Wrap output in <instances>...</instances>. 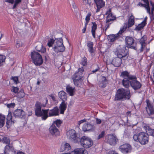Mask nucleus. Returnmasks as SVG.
<instances>
[{
  "instance_id": "nucleus-1",
  "label": "nucleus",
  "mask_w": 154,
  "mask_h": 154,
  "mask_svg": "<svg viewBox=\"0 0 154 154\" xmlns=\"http://www.w3.org/2000/svg\"><path fill=\"white\" fill-rule=\"evenodd\" d=\"M35 115L38 117H41L43 121L46 120L49 117L58 116L59 115V109L57 106L54 107L52 109H42L41 103L36 101L34 108Z\"/></svg>"
},
{
  "instance_id": "nucleus-2",
  "label": "nucleus",
  "mask_w": 154,
  "mask_h": 154,
  "mask_svg": "<svg viewBox=\"0 0 154 154\" xmlns=\"http://www.w3.org/2000/svg\"><path fill=\"white\" fill-rule=\"evenodd\" d=\"M143 128L146 130V132H140L139 133V143L142 145L147 144L149 141V135L154 137V129H151L148 126L145 125L143 126Z\"/></svg>"
},
{
  "instance_id": "nucleus-3",
  "label": "nucleus",
  "mask_w": 154,
  "mask_h": 154,
  "mask_svg": "<svg viewBox=\"0 0 154 154\" xmlns=\"http://www.w3.org/2000/svg\"><path fill=\"white\" fill-rule=\"evenodd\" d=\"M131 97L130 92L129 90H125L123 88L118 89L116 93L115 100H118L123 99L129 100Z\"/></svg>"
},
{
  "instance_id": "nucleus-4",
  "label": "nucleus",
  "mask_w": 154,
  "mask_h": 154,
  "mask_svg": "<svg viewBox=\"0 0 154 154\" xmlns=\"http://www.w3.org/2000/svg\"><path fill=\"white\" fill-rule=\"evenodd\" d=\"M129 82H128L127 85H125L124 86L126 88H128L130 85L131 87L135 91L138 90L140 88L142 87V84L137 80L136 76L134 75L133 77H131Z\"/></svg>"
},
{
  "instance_id": "nucleus-5",
  "label": "nucleus",
  "mask_w": 154,
  "mask_h": 154,
  "mask_svg": "<svg viewBox=\"0 0 154 154\" xmlns=\"http://www.w3.org/2000/svg\"><path fill=\"white\" fill-rule=\"evenodd\" d=\"M142 1L144 4L139 2L137 4V5L140 7H144L146 10L147 12L149 14H152L154 11V2L152 1H150L151 6L152 7L151 11L149 7V4L148 0H141Z\"/></svg>"
},
{
  "instance_id": "nucleus-6",
  "label": "nucleus",
  "mask_w": 154,
  "mask_h": 154,
  "mask_svg": "<svg viewBox=\"0 0 154 154\" xmlns=\"http://www.w3.org/2000/svg\"><path fill=\"white\" fill-rule=\"evenodd\" d=\"M31 59L33 63L36 66H40L43 63L42 56L38 52L33 51L31 54Z\"/></svg>"
},
{
  "instance_id": "nucleus-7",
  "label": "nucleus",
  "mask_w": 154,
  "mask_h": 154,
  "mask_svg": "<svg viewBox=\"0 0 154 154\" xmlns=\"http://www.w3.org/2000/svg\"><path fill=\"white\" fill-rule=\"evenodd\" d=\"M84 69L83 67L79 68L75 72L72 77L74 84L76 86H78L79 81L82 77V75L84 72Z\"/></svg>"
},
{
  "instance_id": "nucleus-8",
  "label": "nucleus",
  "mask_w": 154,
  "mask_h": 154,
  "mask_svg": "<svg viewBox=\"0 0 154 154\" xmlns=\"http://www.w3.org/2000/svg\"><path fill=\"white\" fill-rule=\"evenodd\" d=\"M81 144L84 148H88L91 147L93 144V140L90 138L84 136L80 138Z\"/></svg>"
},
{
  "instance_id": "nucleus-9",
  "label": "nucleus",
  "mask_w": 154,
  "mask_h": 154,
  "mask_svg": "<svg viewBox=\"0 0 154 154\" xmlns=\"http://www.w3.org/2000/svg\"><path fill=\"white\" fill-rule=\"evenodd\" d=\"M125 41L126 47L134 50L137 49L136 47V42L133 37L130 36L126 37Z\"/></svg>"
},
{
  "instance_id": "nucleus-10",
  "label": "nucleus",
  "mask_w": 154,
  "mask_h": 154,
  "mask_svg": "<svg viewBox=\"0 0 154 154\" xmlns=\"http://www.w3.org/2000/svg\"><path fill=\"white\" fill-rule=\"evenodd\" d=\"M67 138L74 143H77L79 141L80 138L77 137L75 130L71 129L66 132Z\"/></svg>"
},
{
  "instance_id": "nucleus-11",
  "label": "nucleus",
  "mask_w": 154,
  "mask_h": 154,
  "mask_svg": "<svg viewBox=\"0 0 154 154\" xmlns=\"http://www.w3.org/2000/svg\"><path fill=\"white\" fill-rule=\"evenodd\" d=\"M134 75L130 74V73L127 71H123L121 72L120 76L124 78L122 81V83L123 86L127 85L128 82H129V80L130 79V78Z\"/></svg>"
},
{
  "instance_id": "nucleus-12",
  "label": "nucleus",
  "mask_w": 154,
  "mask_h": 154,
  "mask_svg": "<svg viewBox=\"0 0 154 154\" xmlns=\"http://www.w3.org/2000/svg\"><path fill=\"white\" fill-rule=\"evenodd\" d=\"M146 106L145 107L146 111L148 115L151 116L154 115V106L151 103L148 99L146 100Z\"/></svg>"
},
{
  "instance_id": "nucleus-13",
  "label": "nucleus",
  "mask_w": 154,
  "mask_h": 154,
  "mask_svg": "<svg viewBox=\"0 0 154 154\" xmlns=\"http://www.w3.org/2000/svg\"><path fill=\"white\" fill-rule=\"evenodd\" d=\"M105 141L112 146L115 145L118 139L116 135L112 134H109L106 137Z\"/></svg>"
},
{
  "instance_id": "nucleus-14",
  "label": "nucleus",
  "mask_w": 154,
  "mask_h": 154,
  "mask_svg": "<svg viewBox=\"0 0 154 154\" xmlns=\"http://www.w3.org/2000/svg\"><path fill=\"white\" fill-rule=\"evenodd\" d=\"M128 53V50L126 48V47H123L120 49L117 53V55L118 57L124 60L127 59L128 57L127 56Z\"/></svg>"
},
{
  "instance_id": "nucleus-15",
  "label": "nucleus",
  "mask_w": 154,
  "mask_h": 154,
  "mask_svg": "<svg viewBox=\"0 0 154 154\" xmlns=\"http://www.w3.org/2000/svg\"><path fill=\"white\" fill-rule=\"evenodd\" d=\"M119 149L123 153H128L130 152L132 149V146L128 143H125L119 146Z\"/></svg>"
},
{
  "instance_id": "nucleus-16",
  "label": "nucleus",
  "mask_w": 154,
  "mask_h": 154,
  "mask_svg": "<svg viewBox=\"0 0 154 154\" xmlns=\"http://www.w3.org/2000/svg\"><path fill=\"white\" fill-rule=\"evenodd\" d=\"M97 8L95 12L97 13L99 12L101 8L105 6V2L103 0H94Z\"/></svg>"
},
{
  "instance_id": "nucleus-17",
  "label": "nucleus",
  "mask_w": 154,
  "mask_h": 154,
  "mask_svg": "<svg viewBox=\"0 0 154 154\" xmlns=\"http://www.w3.org/2000/svg\"><path fill=\"white\" fill-rule=\"evenodd\" d=\"M15 122L12 118L11 112L9 111L6 118V126L8 128H9L11 125L14 124Z\"/></svg>"
},
{
  "instance_id": "nucleus-18",
  "label": "nucleus",
  "mask_w": 154,
  "mask_h": 154,
  "mask_svg": "<svg viewBox=\"0 0 154 154\" xmlns=\"http://www.w3.org/2000/svg\"><path fill=\"white\" fill-rule=\"evenodd\" d=\"M50 133L53 136L57 137L60 135V131L58 128L54 125H52L49 129Z\"/></svg>"
},
{
  "instance_id": "nucleus-19",
  "label": "nucleus",
  "mask_w": 154,
  "mask_h": 154,
  "mask_svg": "<svg viewBox=\"0 0 154 154\" xmlns=\"http://www.w3.org/2000/svg\"><path fill=\"white\" fill-rule=\"evenodd\" d=\"M82 129L83 131L84 132L87 131H92L94 130L95 126L89 123H87L83 125Z\"/></svg>"
},
{
  "instance_id": "nucleus-20",
  "label": "nucleus",
  "mask_w": 154,
  "mask_h": 154,
  "mask_svg": "<svg viewBox=\"0 0 154 154\" xmlns=\"http://www.w3.org/2000/svg\"><path fill=\"white\" fill-rule=\"evenodd\" d=\"M94 43L90 41H88L87 43V46L88 51L89 52L90 54H91L92 57H93L94 55Z\"/></svg>"
},
{
  "instance_id": "nucleus-21",
  "label": "nucleus",
  "mask_w": 154,
  "mask_h": 154,
  "mask_svg": "<svg viewBox=\"0 0 154 154\" xmlns=\"http://www.w3.org/2000/svg\"><path fill=\"white\" fill-rule=\"evenodd\" d=\"M122 58L118 56L113 59L112 63L115 67H119L122 63Z\"/></svg>"
},
{
  "instance_id": "nucleus-22",
  "label": "nucleus",
  "mask_w": 154,
  "mask_h": 154,
  "mask_svg": "<svg viewBox=\"0 0 154 154\" xmlns=\"http://www.w3.org/2000/svg\"><path fill=\"white\" fill-rule=\"evenodd\" d=\"M72 153L73 154H88L87 151L83 148L75 149Z\"/></svg>"
},
{
  "instance_id": "nucleus-23",
  "label": "nucleus",
  "mask_w": 154,
  "mask_h": 154,
  "mask_svg": "<svg viewBox=\"0 0 154 154\" xmlns=\"http://www.w3.org/2000/svg\"><path fill=\"white\" fill-rule=\"evenodd\" d=\"M71 148V146L68 143H63L61 145L60 151L61 152L63 151L67 152Z\"/></svg>"
},
{
  "instance_id": "nucleus-24",
  "label": "nucleus",
  "mask_w": 154,
  "mask_h": 154,
  "mask_svg": "<svg viewBox=\"0 0 154 154\" xmlns=\"http://www.w3.org/2000/svg\"><path fill=\"white\" fill-rule=\"evenodd\" d=\"M15 117L22 118L24 115V112L22 109H17L15 110L14 112Z\"/></svg>"
},
{
  "instance_id": "nucleus-25",
  "label": "nucleus",
  "mask_w": 154,
  "mask_h": 154,
  "mask_svg": "<svg viewBox=\"0 0 154 154\" xmlns=\"http://www.w3.org/2000/svg\"><path fill=\"white\" fill-rule=\"evenodd\" d=\"M92 24L91 26V32L92 35V36L94 38H96V31L97 28V25L95 22H92Z\"/></svg>"
},
{
  "instance_id": "nucleus-26",
  "label": "nucleus",
  "mask_w": 154,
  "mask_h": 154,
  "mask_svg": "<svg viewBox=\"0 0 154 154\" xmlns=\"http://www.w3.org/2000/svg\"><path fill=\"white\" fill-rule=\"evenodd\" d=\"M53 48L54 51L58 53L64 51L65 50V47L64 46H54Z\"/></svg>"
},
{
  "instance_id": "nucleus-27",
  "label": "nucleus",
  "mask_w": 154,
  "mask_h": 154,
  "mask_svg": "<svg viewBox=\"0 0 154 154\" xmlns=\"http://www.w3.org/2000/svg\"><path fill=\"white\" fill-rule=\"evenodd\" d=\"M58 97L62 100V101H65L67 100L66 93L63 91H61L59 92Z\"/></svg>"
},
{
  "instance_id": "nucleus-28",
  "label": "nucleus",
  "mask_w": 154,
  "mask_h": 154,
  "mask_svg": "<svg viewBox=\"0 0 154 154\" xmlns=\"http://www.w3.org/2000/svg\"><path fill=\"white\" fill-rule=\"evenodd\" d=\"M134 17L133 16H131L128 19L127 24H125V25H126L127 26L128 29L130 27L132 26L134 23Z\"/></svg>"
},
{
  "instance_id": "nucleus-29",
  "label": "nucleus",
  "mask_w": 154,
  "mask_h": 154,
  "mask_svg": "<svg viewBox=\"0 0 154 154\" xmlns=\"http://www.w3.org/2000/svg\"><path fill=\"white\" fill-rule=\"evenodd\" d=\"M147 40V37L146 35H144L140 39L139 41L140 43L141 46V49L144 48L146 46V41Z\"/></svg>"
},
{
  "instance_id": "nucleus-30",
  "label": "nucleus",
  "mask_w": 154,
  "mask_h": 154,
  "mask_svg": "<svg viewBox=\"0 0 154 154\" xmlns=\"http://www.w3.org/2000/svg\"><path fill=\"white\" fill-rule=\"evenodd\" d=\"M74 89V87H72L69 85H68L66 87V91L70 96H73Z\"/></svg>"
},
{
  "instance_id": "nucleus-31",
  "label": "nucleus",
  "mask_w": 154,
  "mask_h": 154,
  "mask_svg": "<svg viewBox=\"0 0 154 154\" xmlns=\"http://www.w3.org/2000/svg\"><path fill=\"white\" fill-rule=\"evenodd\" d=\"M67 108L66 104L65 101H62L60 106V113L63 114Z\"/></svg>"
},
{
  "instance_id": "nucleus-32",
  "label": "nucleus",
  "mask_w": 154,
  "mask_h": 154,
  "mask_svg": "<svg viewBox=\"0 0 154 154\" xmlns=\"http://www.w3.org/2000/svg\"><path fill=\"white\" fill-rule=\"evenodd\" d=\"M107 83V80L105 76H103L101 81L99 83V86L101 88H105Z\"/></svg>"
},
{
  "instance_id": "nucleus-33",
  "label": "nucleus",
  "mask_w": 154,
  "mask_h": 154,
  "mask_svg": "<svg viewBox=\"0 0 154 154\" xmlns=\"http://www.w3.org/2000/svg\"><path fill=\"white\" fill-rule=\"evenodd\" d=\"M35 49L38 51L42 53H45L46 52V49L44 47L42 44L37 45L35 47Z\"/></svg>"
},
{
  "instance_id": "nucleus-34",
  "label": "nucleus",
  "mask_w": 154,
  "mask_h": 154,
  "mask_svg": "<svg viewBox=\"0 0 154 154\" xmlns=\"http://www.w3.org/2000/svg\"><path fill=\"white\" fill-rule=\"evenodd\" d=\"M119 38V37L118 35H117V34H116L108 35V39L109 42H113L118 39Z\"/></svg>"
},
{
  "instance_id": "nucleus-35",
  "label": "nucleus",
  "mask_w": 154,
  "mask_h": 154,
  "mask_svg": "<svg viewBox=\"0 0 154 154\" xmlns=\"http://www.w3.org/2000/svg\"><path fill=\"white\" fill-rule=\"evenodd\" d=\"M116 19V17L114 16L113 14H109V15H107L106 18V23H108L110 22H112V21H113Z\"/></svg>"
},
{
  "instance_id": "nucleus-36",
  "label": "nucleus",
  "mask_w": 154,
  "mask_h": 154,
  "mask_svg": "<svg viewBox=\"0 0 154 154\" xmlns=\"http://www.w3.org/2000/svg\"><path fill=\"white\" fill-rule=\"evenodd\" d=\"M145 21H143L140 24H139L135 28L137 30L140 31L143 29V27L146 25Z\"/></svg>"
},
{
  "instance_id": "nucleus-37",
  "label": "nucleus",
  "mask_w": 154,
  "mask_h": 154,
  "mask_svg": "<svg viewBox=\"0 0 154 154\" xmlns=\"http://www.w3.org/2000/svg\"><path fill=\"white\" fill-rule=\"evenodd\" d=\"M54 46H64L63 41L61 38H59L55 40Z\"/></svg>"
},
{
  "instance_id": "nucleus-38",
  "label": "nucleus",
  "mask_w": 154,
  "mask_h": 154,
  "mask_svg": "<svg viewBox=\"0 0 154 154\" xmlns=\"http://www.w3.org/2000/svg\"><path fill=\"white\" fill-rule=\"evenodd\" d=\"M5 116L0 114V128L2 127L5 125Z\"/></svg>"
},
{
  "instance_id": "nucleus-39",
  "label": "nucleus",
  "mask_w": 154,
  "mask_h": 154,
  "mask_svg": "<svg viewBox=\"0 0 154 154\" xmlns=\"http://www.w3.org/2000/svg\"><path fill=\"white\" fill-rule=\"evenodd\" d=\"M128 28L126 25H124L122 27L120 28L119 32L117 33V35H118L119 37L122 35V33L124 32Z\"/></svg>"
},
{
  "instance_id": "nucleus-40",
  "label": "nucleus",
  "mask_w": 154,
  "mask_h": 154,
  "mask_svg": "<svg viewBox=\"0 0 154 154\" xmlns=\"http://www.w3.org/2000/svg\"><path fill=\"white\" fill-rule=\"evenodd\" d=\"M25 94L23 90H21L17 93V97L18 98L21 99L25 96Z\"/></svg>"
},
{
  "instance_id": "nucleus-41",
  "label": "nucleus",
  "mask_w": 154,
  "mask_h": 154,
  "mask_svg": "<svg viewBox=\"0 0 154 154\" xmlns=\"http://www.w3.org/2000/svg\"><path fill=\"white\" fill-rule=\"evenodd\" d=\"M62 121L60 119H57L56 121H54L52 125H54L55 126L56 125L57 128H59L62 123Z\"/></svg>"
},
{
  "instance_id": "nucleus-42",
  "label": "nucleus",
  "mask_w": 154,
  "mask_h": 154,
  "mask_svg": "<svg viewBox=\"0 0 154 154\" xmlns=\"http://www.w3.org/2000/svg\"><path fill=\"white\" fill-rule=\"evenodd\" d=\"M91 15V12H88L85 18V24H88L90 20V17Z\"/></svg>"
},
{
  "instance_id": "nucleus-43",
  "label": "nucleus",
  "mask_w": 154,
  "mask_h": 154,
  "mask_svg": "<svg viewBox=\"0 0 154 154\" xmlns=\"http://www.w3.org/2000/svg\"><path fill=\"white\" fill-rule=\"evenodd\" d=\"M2 141L3 143L6 144L10 145V139L7 137H4L2 140Z\"/></svg>"
},
{
  "instance_id": "nucleus-44",
  "label": "nucleus",
  "mask_w": 154,
  "mask_h": 154,
  "mask_svg": "<svg viewBox=\"0 0 154 154\" xmlns=\"http://www.w3.org/2000/svg\"><path fill=\"white\" fill-rule=\"evenodd\" d=\"M5 56L0 54V66L2 65L3 62H5Z\"/></svg>"
},
{
  "instance_id": "nucleus-45",
  "label": "nucleus",
  "mask_w": 154,
  "mask_h": 154,
  "mask_svg": "<svg viewBox=\"0 0 154 154\" xmlns=\"http://www.w3.org/2000/svg\"><path fill=\"white\" fill-rule=\"evenodd\" d=\"M55 40L53 38H50L48 41L47 45L49 47H52L55 43Z\"/></svg>"
},
{
  "instance_id": "nucleus-46",
  "label": "nucleus",
  "mask_w": 154,
  "mask_h": 154,
  "mask_svg": "<svg viewBox=\"0 0 154 154\" xmlns=\"http://www.w3.org/2000/svg\"><path fill=\"white\" fill-rule=\"evenodd\" d=\"M19 89V88L17 87L12 86L11 91L12 92L16 94L18 93Z\"/></svg>"
},
{
  "instance_id": "nucleus-47",
  "label": "nucleus",
  "mask_w": 154,
  "mask_h": 154,
  "mask_svg": "<svg viewBox=\"0 0 154 154\" xmlns=\"http://www.w3.org/2000/svg\"><path fill=\"white\" fill-rule=\"evenodd\" d=\"M11 146H9V145L7 144L5 147L4 152L5 154L6 153L9 151H10L11 149Z\"/></svg>"
},
{
  "instance_id": "nucleus-48",
  "label": "nucleus",
  "mask_w": 154,
  "mask_h": 154,
  "mask_svg": "<svg viewBox=\"0 0 154 154\" xmlns=\"http://www.w3.org/2000/svg\"><path fill=\"white\" fill-rule=\"evenodd\" d=\"M105 131H102L101 132V133L100 134H99V135L97 137V139L98 140H99L100 138L103 137L105 135Z\"/></svg>"
},
{
  "instance_id": "nucleus-49",
  "label": "nucleus",
  "mask_w": 154,
  "mask_h": 154,
  "mask_svg": "<svg viewBox=\"0 0 154 154\" xmlns=\"http://www.w3.org/2000/svg\"><path fill=\"white\" fill-rule=\"evenodd\" d=\"M134 140L136 142H139V133L138 134H134L133 136Z\"/></svg>"
},
{
  "instance_id": "nucleus-50",
  "label": "nucleus",
  "mask_w": 154,
  "mask_h": 154,
  "mask_svg": "<svg viewBox=\"0 0 154 154\" xmlns=\"http://www.w3.org/2000/svg\"><path fill=\"white\" fill-rule=\"evenodd\" d=\"M87 60L85 57H84L82 59L81 64L83 66L86 65L87 64Z\"/></svg>"
},
{
  "instance_id": "nucleus-51",
  "label": "nucleus",
  "mask_w": 154,
  "mask_h": 154,
  "mask_svg": "<svg viewBox=\"0 0 154 154\" xmlns=\"http://www.w3.org/2000/svg\"><path fill=\"white\" fill-rule=\"evenodd\" d=\"M85 3H84L85 5H88L89 7H91L92 5L91 0H85Z\"/></svg>"
},
{
  "instance_id": "nucleus-52",
  "label": "nucleus",
  "mask_w": 154,
  "mask_h": 154,
  "mask_svg": "<svg viewBox=\"0 0 154 154\" xmlns=\"http://www.w3.org/2000/svg\"><path fill=\"white\" fill-rule=\"evenodd\" d=\"M22 42L18 40L17 41L16 44V47L18 48L22 46Z\"/></svg>"
},
{
  "instance_id": "nucleus-53",
  "label": "nucleus",
  "mask_w": 154,
  "mask_h": 154,
  "mask_svg": "<svg viewBox=\"0 0 154 154\" xmlns=\"http://www.w3.org/2000/svg\"><path fill=\"white\" fill-rule=\"evenodd\" d=\"M11 79L13 80L14 82L16 84H17L18 81V77L17 76L12 77Z\"/></svg>"
},
{
  "instance_id": "nucleus-54",
  "label": "nucleus",
  "mask_w": 154,
  "mask_h": 154,
  "mask_svg": "<svg viewBox=\"0 0 154 154\" xmlns=\"http://www.w3.org/2000/svg\"><path fill=\"white\" fill-rule=\"evenodd\" d=\"M112 23V22L110 23H106V26H105V27H104V28H105L104 33L105 34H106V31L109 28L110 25V24H111Z\"/></svg>"
},
{
  "instance_id": "nucleus-55",
  "label": "nucleus",
  "mask_w": 154,
  "mask_h": 154,
  "mask_svg": "<svg viewBox=\"0 0 154 154\" xmlns=\"http://www.w3.org/2000/svg\"><path fill=\"white\" fill-rule=\"evenodd\" d=\"M15 104L14 103H11L7 104V107L9 108H13L15 106Z\"/></svg>"
},
{
  "instance_id": "nucleus-56",
  "label": "nucleus",
  "mask_w": 154,
  "mask_h": 154,
  "mask_svg": "<svg viewBox=\"0 0 154 154\" xmlns=\"http://www.w3.org/2000/svg\"><path fill=\"white\" fill-rule=\"evenodd\" d=\"M106 15H109V14H113L112 12H111V9L110 8L107 11L106 13Z\"/></svg>"
},
{
  "instance_id": "nucleus-57",
  "label": "nucleus",
  "mask_w": 154,
  "mask_h": 154,
  "mask_svg": "<svg viewBox=\"0 0 154 154\" xmlns=\"http://www.w3.org/2000/svg\"><path fill=\"white\" fill-rule=\"evenodd\" d=\"M88 24H85V26L84 28L82 29V31L83 33H85L86 32L87 27Z\"/></svg>"
},
{
  "instance_id": "nucleus-58",
  "label": "nucleus",
  "mask_w": 154,
  "mask_h": 154,
  "mask_svg": "<svg viewBox=\"0 0 154 154\" xmlns=\"http://www.w3.org/2000/svg\"><path fill=\"white\" fill-rule=\"evenodd\" d=\"M108 154H118L117 152L115 150H110L108 152Z\"/></svg>"
},
{
  "instance_id": "nucleus-59",
  "label": "nucleus",
  "mask_w": 154,
  "mask_h": 154,
  "mask_svg": "<svg viewBox=\"0 0 154 154\" xmlns=\"http://www.w3.org/2000/svg\"><path fill=\"white\" fill-rule=\"evenodd\" d=\"M101 122V121L100 119L97 118L96 119V123L97 124H100Z\"/></svg>"
},
{
  "instance_id": "nucleus-60",
  "label": "nucleus",
  "mask_w": 154,
  "mask_h": 154,
  "mask_svg": "<svg viewBox=\"0 0 154 154\" xmlns=\"http://www.w3.org/2000/svg\"><path fill=\"white\" fill-rule=\"evenodd\" d=\"M86 120L85 119H82V120H81L79 122L78 124L79 125H80L81 124H82V123H83L84 122H86Z\"/></svg>"
},
{
  "instance_id": "nucleus-61",
  "label": "nucleus",
  "mask_w": 154,
  "mask_h": 154,
  "mask_svg": "<svg viewBox=\"0 0 154 154\" xmlns=\"http://www.w3.org/2000/svg\"><path fill=\"white\" fill-rule=\"evenodd\" d=\"M5 2L11 4H13L14 2V0H5Z\"/></svg>"
},
{
  "instance_id": "nucleus-62",
  "label": "nucleus",
  "mask_w": 154,
  "mask_h": 154,
  "mask_svg": "<svg viewBox=\"0 0 154 154\" xmlns=\"http://www.w3.org/2000/svg\"><path fill=\"white\" fill-rule=\"evenodd\" d=\"M100 70V68L98 67V68L96 69L95 70H94L92 71V73H95L97 71H99Z\"/></svg>"
},
{
  "instance_id": "nucleus-63",
  "label": "nucleus",
  "mask_w": 154,
  "mask_h": 154,
  "mask_svg": "<svg viewBox=\"0 0 154 154\" xmlns=\"http://www.w3.org/2000/svg\"><path fill=\"white\" fill-rule=\"evenodd\" d=\"M50 97H51L52 99L54 101L55 100L56 98H55V96L53 95V94H51L50 95Z\"/></svg>"
},
{
  "instance_id": "nucleus-64",
  "label": "nucleus",
  "mask_w": 154,
  "mask_h": 154,
  "mask_svg": "<svg viewBox=\"0 0 154 154\" xmlns=\"http://www.w3.org/2000/svg\"><path fill=\"white\" fill-rule=\"evenodd\" d=\"M153 79L152 78H151V81L153 82V84L154 85V70L153 71Z\"/></svg>"
}]
</instances>
